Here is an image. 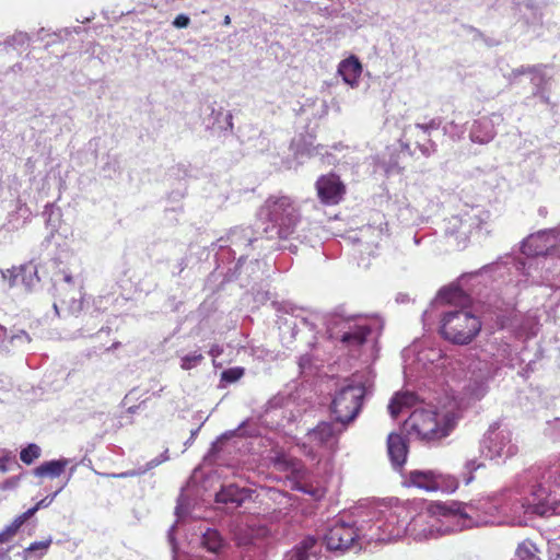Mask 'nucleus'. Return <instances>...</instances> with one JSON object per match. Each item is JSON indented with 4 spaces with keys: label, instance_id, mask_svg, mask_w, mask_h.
Wrapping results in <instances>:
<instances>
[{
    "label": "nucleus",
    "instance_id": "obj_1",
    "mask_svg": "<svg viewBox=\"0 0 560 560\" xmlns=\"http://www.w3.org/2000/svg\"><path fill=\"white\" fill-rule=\"evenodd\" d=\"M518 487L480 500L477 504L453 503L457 514L458 529L483 525H522L526 514L540 516L560 515V502L547 495L544 489Z\"/></svg>",
    "mask_w": 560,
    "mask_h": 560
},
{
    "label": "nucleus",
    "instance_id": "obj_2",
    "mask_svg": "<svg viewBox=\"0 0 560 560\" xmlns=\"http://www.w3.org/2000/svg\"><path fill=\"white\" fill-rule=\"evenodd\" d=\"M327 334L340 349L350 352L358 351L368 340L369 336L378 337L383 330V323L377 318L364 316H346L330 314L326 319Z\"/></svg>",
    "mask_w": 560,
    "mask_h": 560
},
{
    "label": "nucleus",
    "instance_id": "obj_3",
    "mask_svg": "<svg viewBox=\"0 0 560 560\" xmlns=\"http://www.w3.org/2000/svg\"><path fill=\"white\" fill-rule=\"evenodd\" d=\"M258 219L265 224L264 234L268 240H288L300 222V210L289 196H270L258 210Z\"/></svg>",
    "mask_w": 560,
    "mask_h": 560
},
{
    "label": "nucleus",
    "instance_id": "obj_4",
    "mask_svg": "<svg viewBox=\"0 0 560 560\" xmlns=\"http://www.w3.org/2000/svg\"><path fill=\"white\" fill-rule=\"evenodd\" d=\"M457 404L450 402L446 409L417 408L406 421L407 430L428 444H435L448 436L456 425Z\"/></svg>",
    "mask_w": 560,
    "mask_h": 560
},
{
    "label": "nucleus",
    "instance_id": "obj_5",
    "mask_svg": "<svg viewBox=\"0 0 560 560\" xmlns=\"http://www.w3.org/2000/svg\"><path fill=\"white\" fill-rule=\"evenodd\" d=\"M410 514L411 509L405 504L381 510L374 522L365 523L368 530V533H364L365 539L368 541L390 542L407 536V522Z\"/></svg>",
    "mask_w": 560,
    "mask_h": 560
},
{
    "label": "nucleus",
    "instance_id": "obj_6",
    "mask_svg": "<svg viewBox=\"0 0 560 560\" xmlns=\"http://www.w3.org/2000/svg\"><path fill=\"white\" fill-rule=\"evenodd\" d=\"M407 526V536L418 541L436 538L441 535L456 530L458 529V526L454 504L450 506L447 513L442 514V518H439L429 511L421 512L416 515H413V512L411 511Z\"/></svg>",
    "mask_w": 560,
    "mask_h": 560
},
{
    "label": "nucleus",
    "instance_id": "obj_7",
    "mask_svg": "<svg viewBox=\"0 0 560 560\" xmlns=\"http://www.w3.org/2000/svg\"><path fill=\"white\" fill-rule=\"evenodd\" d=\"M346 423L323 421L306 434L307 442L301 445L302 452L312 460L319 462L324 456H330L338 448L340 434L346 430Z\"/></svg>",
    "mask_w": 560,
    "mask_h": 560
},
{
    "label": "nucleus",
    "instance_id": "obj_8",
    "mask_svg": "<svg viewBox=\"0 0 560 560\" xmlns=\"http://www.w3.org/2000/svg\"><path fill=\"white\" fill-rule=\"evenodd\" d=\"M480 319L464 308L446 311L441 319L440 332L457 345L469 343L480 331Z\"/></svg>",
    "mask_w": 560,
    "mask_h": 560
},
{
    "label": "nucleus",
    "instance_id": "obj_9",
    "mask_svg": "<svg viewBox=\"0 0 560 560\" xmlns=\"http://www.w3.org/2000/svg\"><path fill=\"white\" fill-rule=\"evenodd\" d=\"M489 212L480 207H472L462 214L451 217L446 222L445 234L454 238L458 248H465L470 235L480 231L489 220Z\"/></svg>",
    "mask_w": 560,
    "mask_h": 560
},
{
    "label": "nucleus",
    "instance_id": "obj_10",
    "mask_svg": "<svg viewBox=\"0 0 560 560\" xmlns=\"http://www.w3.org/2000/svg\"><path fill=\"white\" fill-rule=\"evenodd\" d=\"M517 485L535 490L544 489L547 495L556 498L560 502V458L548 467H530L517 476Z\"/></svg>",
    "mask_w": 560,
    "mask_h": 560
},
{
    "label": "nucleus",
    "instance_id": "obj_11",
    "mask_svg": "<svg viewBox=\"0 0 560 560\" xmlns=\"http://www.w3.org/2000/svg\"><path fill=\"white\" fill-rule=\"evenodd\" d=\"M366 388L362 383H350L341 387L331 401V413L339 422L348 424L359 415Z\"/></svg>",
    "mask_w": 560,
    "mask_h": 560
},
{
    "label": "nucleus",
    "instance_id": "obj_12",
    "mask_svg": "<svg viewBox=\"0 0 560 560\" xmlns=\"http://www.w3.org/2000/svg\"><path fill=\"white\" fill-rule=\"evenodd\" d=\"M518 446L512 439V432L506 428L493 424L489 428L481 442V453L490 459L505 462L515 456Z\"/></svg>",
    "mask_w": 560,
    "mask_h": 560
},
{
    "label": "nucleus",
    "instance_id": "obj_13",
    "mask_svg": "<svg viewBox=\"0 0 560 560\" xmlns=\"http://www.w3.org/2000/svg\"><path fill=\"white\" fill-rule=\"evenodd\" d=\"M55 291L57 300L54 302V308L58 313L59 304L66 307L70 313L75 314L83 308L82 282L66 271L61 272V278H55Z\"/></svg>",
    "mask_w": 560,
    "mask_h": 560
},
{
    "label": "nucleus",
    "instance_id": "obj_14",
    "mask_svg": "<svg viewBox=\"0 0 560 560\" xmlns=\"http://www.w3.org/2000/svg\"><path fill=\"white\" fill-rule=\"evenodd\" d=\"M364 533H368L365 523L357 526L338 520L325 533L324 541L330 550H345L350 548L357 539H365Z\"/></svg>",
    "mask_w": 560,
    "mask_h": 560
},
{
    "label": "nucleus",
    "instance_id": "obj_15",
    "mask_svg": "<svg viewBox=\"0 0 560 560\" xmlns=\"http://www.w3.org/2000/svg\"><path fill=\"white\" fill-rule=\"evenodd\" d=\"M560 242V229L539 231L529 235L522 243V252L526 256L549 257Z\"/></svg>",
    "mask_w": 560,
    "mask_h": 560
},
{
    "label": "nucleus",
    "instance_id": "obj_16",
    "mask_svg": "<svg viewBox=\"0 0 560 560\" xmlns=\"http://www.w3.org/2000/svg\"><path fill=\"white\" fill-rule=\"evenodd\" d=\"M547 69L548 67L546 65H536L528 67L522 66L517 69H514L511 75L514 79H516L520 75L529 74L530 83L534 86L533 95L539 97L540 101L544 102L545 104H549L550 98L548 95L547 86L549 85L551 75L547 73Z\"/></svg>",
    "mask_w": 560,
    "mask_h": 560
},
{
    "label": "nucleus",
    "instance_id": "obj_17",
    "mask_svg": "<svg viewBox=\"0 0 560 560\" xmlns=\"http://www.w3.org/2000/svg\"><path fill=\"white\" fill-rule=\"evenodd\" d=\"M317 196L322 203L334 206L341 201L346 187L336 174L320 176L316 182Z\"/></svg>",
    "mask_w": 560,
    "mask_h": 560
},
{
    "label": "nucleus",
    "instance_id": "obj_18",
    "mask_svg": "<svg viewBox=\"0 0 560 560\" xmlns=\"http://www.w3.org/2000/svg\"><path fill=\"white\" fill-rule=\"evenodd\" d=\"M10 287H23L25 291L34 290L39 283L38 269L34 262L13 267L2 272Z\"/></svg>",
    "mask_w": 560,
    "mask_h": 560
},
{
    "label": "nucleus",
    "instance_id": "obj_19",
    "mask_svg": "<svg viewBox=\"0 0 560 560\" xmlns=\"http://www.w3.org/2000/svg\"><path fill=\"white\" fill-rule=\"evenodd\" d=\"M503 121V117L500 114L493 113L489 116H482L474 120L469 138L474 143L487 144L491 142L497 135V126Z\"/></svg>",
    "mask_w": 560,
    "mask_h": 560
},
{
    "label": "nucleus",
    "instance_id": "obj_20",
    "mask_svg": "<svg viewBox=\"0 0 560 560\" xmlns=\"http://www.w3.org/2000/svg\"><path fill=\"white\" fill-rule=\"evenodd\" d=\"M208 109L210 113L206 115L203 119L208 129L219 132L233 131V115L231 112L224 110V108L217 103L210 104Z\"/></svg>",
    "mask_w": 560,
    "mask_h": 560
},
{
    "label": "nucleus",
    "instance_id": "obj_21",
    "mask_svg": "<svg viewBox=\"0 0 560 560\" xmlns=\"http://www.w3.org/2000/svg\"><path fill=\"white\" fill-rule=\"evenodd\" d=\"M387 452L395 469H401L408 455V441L398 433H390L387 438Z\"/></svg>",
    "mask_w": 560,
    "mask_h": 560
},
{
    "label": "nucleus",
    "instance_id": "obj_22",
    "mask_svg": "<svg viewBox=\"0 0 560 560\" xmlns=\"http://www.w3.org/2000/svg\"><path fill=\"white\" fill-rule=\"evenodd\" d=\"M409 479L413 486L427 491L443 489L444 476L434 470H412Z\"/></svg>",
    "mask_w": 560,
    "mask_h": 560
},
{
    "label": "nucleus",
    "instance_id": "obj_23",
    "mask_svg": "<svg viewBox=\"0 0 560 560\" xmlns=\"http://www.w3.org/2000/svg\"><path fill=\"white\" fill-rule=\"evenodd\" d=\"M250 493L249 489L240 488L231 483L221 488L215 494V501L218 503L232 504L236 508L242 505L250 497Z\"/></svg>",
    "mask_w": 560,
    "mask_h": 560
},
{
    "label": "nucleus",
    "instance_id": "obj_24",
    "mask_svg": "<svg viewBox=\"0 0 560 560\" xmlns=\"http://www.w3.org/2000/svg\"><path fill=\"white\" fill-rule=\"evenodd\" d=\"M271 462L280 471L291 472L294 476H301L304 472V466L301 460L284 452H276L271 457Z\"/></svg>",
    "mask_w": 560,
    "mask_h": 560
},
{
    "label": "nucleus",
    "instance_id": "obj_25",
    "mask_svg": "<svg viewBox=\"0 0 560 560\" xmlns=\"http://www.w3.org/2000/svg\"><path fill=\"white\" fill-rule=\"evenodd\" d=\"M361 72L362 66L354 56L342 60L338 67V73L342 77V80L351 86L358 83Z\"/></svg>",
    "mask_w": 560,
    "mask_h": 560
},
{
    "label": "nucleus",
    "instance_id": "obj_26",
    "mask_svg": "<svg viewBox=\"0 0 560 560\" xmlns=\"http://www.w3.org/2000/svg\"><path fill=\"white\" fill-rule=\"evenodd\" d=\"M383 236L384 230L381 226L366 225L360 230L357 241L365 247V252L370 255L373 253V248L378 246Z\"/></svg>",
    "mask_w": 560,
    "mask_h": 560
},
{
    "label": "nucleus",
    "instance_id": "obj_27",
    "mask_svg": "<svg viewBox=\"0 0 560 560\" xmlns=\"http://www.w3.org/2000/svg\"><path fill=\"white\" fill-rule=\"evenodd\" d=\"M230 244L232 246L233 253H236V250H241L242 248H245L249 245H252L254 242L257 241V237L254 236V231L252 228H235L231 230L229 234Z\"/></svg>",
    "mask_w": 560,
    "mask_h": 560
},
{
    "label": "nucleus",
    "instance_id": "obj_28",
    "mask_svg": "<svg viewBox=\"0 0 560 560\" xmlns=\"http://www.w3.org/2000/svg\"><path fill=\"white\" fill-rule=\"evenodd\" d=\"M468 302V295H466L457 285L441 289L435 299V303H445L450 305H466Z\"/></svg>",
    "mask_w": 560,
    "mask_h": 560
},
{
    "label": "nucleus",
    "instance_id": "obj_29",
    "mask_svg": "<svg viewBox=\"0 0 560 560\" xmlns=\"http://www.w3.org/2000/svg\"><path fill=\"white\" fill-rule=\"evenodd\" d=\"M69 464V459L60 458L49 462H44L34 469V475L37 477H59Z\"/></svg>",
    "mask_w": 560,
    "mask_h": 560
},
{
    "label": "nucleus",
    "instance_id": "obj_30",
    "mask_svg": "<svg viewBox=\"0 0 560 560\" xmlns=\"http://www.w3.org/2000/svg\"><path fill=\"white\" fill-rule=\"evenodd\" d=\"M541 267L546 269L544 283L552 288H560V257H545L541 260Z\"/></svg>",
    "mask_w": 560,
    "mask_h": 560
},
{
    "label": "nucleus",
    "instance_id": "obj_31",
    "mask_svg": "<svg viewBox=\"0 0 560 560\" xmlns=\"http://www.w3.org/2000/svg\"><path fill=\"white\" fill-rule=\"evenodd\" d=\"M514 9L516 14L523 19L526 24H538L541 20L540 11L533 0L517 2Z\"/></svg>",
    "mask_w": 560,
    "mask_h": 560
},
{
    "label": "nucleus",
    "instance_id": "obj_32",
    "mask_svg": "<svg viewBox=\"0 0 560 560\" xmlns=\"http://www.w3.org/2000/svg\"><path fill=\"white\" fill-rule=\"evenodd\" d=\"M444 353L442 349L433 346L423 347L417 353L418 363L422 364L424 368L429 365L443 366Z\"/></svg>",
    "mask_w": 560,
    "mask_h": 560
},
{
    "label": "nucleus",
    "instance_id": "obj_33",
    "mask_svg": "<svg viewBox=\"0 0 560 560\" xmlns=\"http://www.w3.org/2000/svg\"><path fill=\"white\" fill-rule=\"evenodd\" d=\"M413 393H397L389 401L388 411L393 418H396L404 408L412 407L417 401Z\"/></svg>",
    "mask_w": 560,
    "mask_h": 560
},
{
    "label": "nucleus",
    "instance_id": "obj_34",
    "mask_svg": "<svg viewBox=\"0 0 560 560\" xmlns=\"http://www.w3.org/2000/svg\"><path fill=\"white\" fill-rule=\"evenodd\" d=\"M168 459H170L168 450L166 448L162 454H160L158 457H155V458L151 459L150 462H148L144 466L139 467L137 469L124 471V472H120V474H117V475H114V476L117 477V478H128V477L141 476V475H144L149 470L158 467L159 465H161L162 463H164V462H166Z\"/></svg>",
    "mask_w": 560,
    "mask_h": 560
},
{
    "label": "nucleus",
    "instance_id": "obj_35",
    "mask_svg": "<svg viewBox=\"0 0 560 560\" xmlns=\"http://www.w3.org/2000/svg\"><path fill=\"white\" fill-rule=\"evenodd\" d=\"M203 547L213 553H218L224 546L225 541L217 529L208 528L201 538Z\"/></svg>",
    "mask_w": 560,
    "mask_h": 560
},
{
    "label": "nucleus",
    "instance_id": "obj_36",
    "mask_svg": "<svg viewBox=\"0 0 560 560\" xmlns=\"http://www.w3.org/2000/svg\"><path fill=\"white\" fill-rule=\"evenodd\" d=\"M513 560H541L539 549L529 539H525L518 544Z\"/></svg>",
    "mask_w": 560,
    "mask_h": 560
},
{
    "label": "nucleus",
    "instance_id": "obj_37",
    "mask_svg": "<svg viewBox=\"0 0 560 560\" xmlns=\"http://www.w3.org/2000/svg\"><path fill=\"white\" fill-rule=\"evenodd\" d=\"M442 118L441 117H434L430 119L428 122H417L415 126H407L404 129V133L408 135L413 131V129H418L422 131L425 136L430 137L431 132L433 130H438L442 126Z\"/></svg>",
    "mask_w": 560,
    "mask_h": 560
},
{
    "label": "nucleus",
    "instance_id": "obj_38",
    "mask_svg": "<svg viewBox=\"0 0 560 560\" xmlns=\"http://www.w3.org/2000/svg\"><path fill=\"white\" fill-rule=\"evenodd\" d=\"M443 132L454 141H458L464 138L466 127L463 124H457L454 120L443 126Z\"/></svg>",
    "mask_w": 560,
    "mask_h": 560
},
{
    "label": "nucleus",
    "instance_id": "obj_39",
    "mask_svg": "<svg viewBox=\"0 0 560 560\" xmlns=\"http://www.w3.org/2000/svg\"><path fill=\"white\" fill-rule=\"evenodd\" d=\"M492 377V373L489 369L486 370L480 376V380H476L475 386L470 388L471 395L480 398L487 390V382Z\"/></svg>",
    "mask_w": 560,
    "mask_h": 560
},
{
    "label": "nucleus",
    "instance_id": "obj_40",
    "mask_svg": "<svg viewBox=\"0 0 560 560\" xmlns=\"http://www.w3.org/2000/svg\"><path fill=\"white\" fill-rule=\"evenodd\" d=\"M39 456H40V447L34 443L28 444L20 453L21 460L26 465L32 464Z\"/></svg>",
    "mask_w": 560,
    "mask_h": 560
},
{
    "label": "nucleus",
    "instance_id": "obj_41",
    "mask_svg": "<svg viewBox=\"0 0 560 560\" xmlns=\"http://www.w3.org/2000/svg\"><path fill=\"white\" fill-rule=\"evenodd\" d=\"M202 360H203V355L198 351H194L191 353H188V354L182 357L180 368L186 371L191 370V369L198 366Z\"/></svg>",
    "mask_w": 560,
    "mask_h": 560
},
{
    "label": "nucleus",
    "instance_id": "obj_42",
    "mask_svg": "<svg viewBox=\"0 0 560 560\" xmlns=\"http://www.w3.org/2000/svg\"><path fill=\"white\" fill-rule=\"evenodd\" d=\"M244 375V369L240 366L230 368L221 373V382L226 384L238 381Z\"/></svg>",
    "mask_w": 560,
    "mask_h": 560
},
{
    "label": "nucleus",
    "instance_id": "obj_43",
    "mask_svg": "<svg viewBox=\"0 0 560 560\" xmlns=\"http://www.w3.org/2000/svg\"><path fill=\"white\" fill-rule=\"evenodd\" d=\"M34 515V510H27L26 512L22 513L21 515L16 516L11 524L5 526L7 532H10L13 536L16 534V532L20 529V527Z\"/></svg>",
    "mask_w": 560,
    "mask_h": 560
},
{
    "label": "nucleus",
    "instance_id": "obj_44",
    "mask_svg": "<svg viewBox=\"0 0 560 560\" xmlns=\"http://www.w3.org/2000/svg\"><path fill=\"white\" fill-rule=\"evenodd\" d=\"M34 515V510H27L26 512L22 513L21 515L16 516L11 524L5 526L7 532H10L13 536L16 534V532L20 529V527Z\"/></svg>",
    "mask_w": 560,
    "mask_h": 560
},
{
    "label": "nucleus",
    "instance_id": "obj_45",
    "mask_svg": "<svg viewBox=\"0 0 560 560\" xmlns=\"http://www.w3.org/2000/svg\"><path fill=\"white\" fill-rule=\"evenodd\" d=\"M34 515V510H27L26 512L22 513L21 515L16 516L11 524L5 526L7 532H10L13 536L16 534V532L20 529V527Z\"/></svg>",
    "mask_w": 560,
    "mask_h": 560
},
{
    "label": "nucleus",
    "instance_id": "obj_46",
    "mask_svg": "<svg viewBox=\"0 0 560 560\" xmlns=\"http://www.w3.org/2000/svg\"><path fill=\"white\" fill-rule=\"evenodd\" d=\"M30 42V36L27 33H24V32H16L14 33L12 36H9L5 40H4V44L7 46H10V47H13V48H16V47H22L24 46L25 44H27Z\"/></svg>",
    "mask_w": 560,
    "mask_h": 560
},
{
    "label": "nucleus",
    "instance_id": "obj_47",
    "mask_svg": "<svg viewBox=\"0 0 560 560\" xmlns=\"http://www.w3.org/2000/svg\"><path fill=\"white\" fill-rule=\"evenodd\" d=\"M417 148L421 152V154L425 158L432 156L438 151L436 143L430 138L425 142L417 141Z\"/></svg>",
    "mask_w": 560,
    "mask_h": 560
},
{
    "label": "nucleus",
    "instance_id": "obj_48",
    "mask_svg": "<svg viewBox=\"0 0 560 560\" xmlns=\"http://www.w3.org/2000/svg\"><path fill=\"white\" fill-rule=\"evenodd\" d=\"M43 214L47 218V224L56 228V221L59 219V212L56 210L54 205H47Z\"/></svg>",
    "mask_w": 560,
    "mask_h": 560
},
{
    "label": "nucleus",
    "instance_id": "obj_49",
    "mask_svg": "<svg viewBox=\"0 0 560 560\" xmlns=\"http://www.w3.org/2000/svg\"><path fill=\"white\" fill-rule=\"evenodd\" d=\"M51 544V539H47V540H44V541H35V542H32L24 551V556L27 557V555L30 552H33V551H36V550H42L43 553L47 551V549L49 548Z\"/></svg>",
    "mask_w": 560,
    "mask_h": 560
},
{
    "label": "nucleus",
    "instance_id": "obj_50",
    "mask_svg": "<svg viewBox=\"0 0 560 560\" xmlns=\"http://www.w3.org/2000/svg\"><path fill=\"white\" fill-rule=\"evenodd\" d=\"M63 489V486H61L57 491H55L51 495H47L45 497L44 499H42L39 502H37V504L33 508H31L30 510H34V514L39 510V509H43V508H47L49 506L52 501L55 500V498L58 495V493Z\"/></svg>",
    "mask_w": 560,
    "mask_h": 560
},
{
    "label": "nucleus",
    "instance_id": "obj_51",
    "mask_svg": "<svg viewBox=\"0 0 560 560\" xmlns=\"http://www.w3.org/2000/svg\"><path fill=\"white\" fill-rule=\"evenodd\" d=\"M481 467V464L477 463L475 459L467 460L465 464V469L468 471V477L465 478V483L469 485L474 480L472 472Z\"/></svg>",
    "mask_w": 560,
    "mask_h": 560
},
{
    "label": "nucleus",
    "instance_id": "obj_52",
    "mask_svg": "<svg viewBox=\"0 0 560 560\" xmlns=\"http://www.w3.org/2000/svg\"><path fill=\"white\" fill-rule=\"evenodd\" d=\"M190 19L186 14H178L173 21V25L177 28L187 27L189 25Z\"/></svg>",
    "mask_w": 560,
    "mask_h": 560
},
{
    "label": "nucleus",
    "instance_id": "obj_53",
    "mask_svg": "<svg viewBox=\"0 0 560 560\" xmlns=\"http://www.w3.org/2000/svg\"><path fill=\"white\" fill-rule=\"evenodd\" d=\"M285 560H306L305 550L296 549L291 553L287 555Z\"/></svg>",
    "mask_w": 560,
    "mask_h": 560
},
{
    "label": "nucleus",
    "instance_id": "obj_54",
    "mask_svg": "<svg viewBox=\"0 0 560 560\" xmlns=\"http://www.w3.org/2000/svg\"><path fill=\"white\" fill-rule=\"evenodd\" d=\"M223 352V349L221 346L219 345H213L210 350H209V354L212 357V358H218L222 354Z\"/></svg>",
    "mask_w": 560,
    "mask_h": 560
},
{
    "label": "nucleus",
    "instance_id": "obj_55",
    "mask_svg": "<svg viewBox=\"0 0 560 560\" xmlns=\"http://www.w3.org/2000/svg\"><path fill=\"white\" fill-rule=\"evenodd\" d=\"M13 535L10 532H7V528L4 527V529L0 532V544L10 541Z\"/></svg>",
    "mask_w": 560,
    "mask_h": 560
},
{
    "label": "nucleus",
    "instance_id": "obj_56",
    "mask_svg": "<svg viewBox=\"0 0 560 560\" xmlns=\"http://www.w3.org/2000/svg\"><path fill=\"white\" fill-rule=\"evenodd\" d=\"M323 147H310V148H306L305 149V153L310 156H313V155H316V154H320L319 150H322Z\"/></svg>",
    "mask_w": 560,
    "mask_h": 560
},
{
    "label": "nucleus",
    "instance_id": "obj_57",
    "mask_svg": "<svg viewBox=\"0 0 560 560\" xmlns=\"http://www.w3.org/2000/svg\"><path fill=\"white\" fill-rule=\"evenodd\" d=\"M198 432H199V428H197V429H195V430H192V431L190 432V436H189V439L185 442V446H186V447L190 446V445L194 443V441H195V439H196V436H197Z\"/></svg>",
    "mask_w": 560,
    "mask_h": 560
},
{
    "label": "nucleus",
    "instance_id": "obj_58",
    "mask_svg": "<svg viewBox=\"0 0 560 560\" xmlns=\"http://www.w3.org/2000/svg\"><path fill=\"white\" fill-rule=\"evenodd\" d=\"M448 482L450 483L447 485L446 490L454 491L457 488V481L455 479L451 478L448 480Z\"/></svg>",
    "mask_w": 560,
    "mask_h": 560
},
{
    "label": "nucleus",
    "instance_id": "obj_59",
    "mask_svg": "<svg viewBox=\"0 0 560 560\" xmlns=\"http://www.w3.org/2000/svg\"><path fill=\"white\" fill-rule=\"evenodd\" d=\"M9 551L10 548L7 550H0V560H10Z\"/></svg>",
    "mask_w": 560,
    "mask_h": 560
},
{
    "label": "nucleus",
    "instance_id": "obj_60",
    "mask_svg": "<svg viewBox=\"0 0 560 560\" xmlns=\"http://www.w3.org/2000/svg\"><path fill=\"white\" fill-rule=\"evenodd\" d=\"M315 540L313 538H307L303 541V548L307 549L311 548L314 545Z\"/></svg>",
    "mask_w": 560,
    "mask_h": 560
},
{
    "label": "nucleus",
    "instance_id": "obj_61",
    "mask_svg": "<svg viewBox=\"0 0 560 560\" xmlns=\"http://www.w3.org/2000/svg\"><path fill=\"white\" fill-rule=\"evenodd\" d=\"M174 529H175V525H173V526L170 528V530H168V539H170V541L172 542V545H174V540H175V538H174Z\"/></svg>",
    "mask_w": 560,
    "mask_h": 560
},
{
    "label": "nucleus",
    "instance_id": "obj_62",
    "mask_svg": "<svg viewBox=\"0 0 560 560\" xmlns=\"http://www.w3.org/2000/svg\"><path fill=\"white\" fill-rule=\"evenodd\" d=\"M13 338H24L26 341L31 340L30 336L25 331H22L21 335H16Z\"/></svg>",
    "mask_w": 560,
    "mask_h": 560
},
{
    "label": "nucleus",
    "instance_id": "obj_63",
    "mask_svg": "<svg viewBox=\"0 0 560 560\" xmlns=\"http://www.w3.org/2000/svg\"><path fill=\"white\" fill-rule=\"evenodd\" d=\"M7 336V329L0 325V341H2Z\"/></svg>",
    "mask_w": 560,
    "mask_h": 560
},
{
    "label": "nucleus",
    "instance_id": "obj_64",
    "mask_svg": "<svg viewBox=\"0 0 560 560\" xmlns=\"http://www.w3.org/2000/svg\"><path fill=\"white\" fill-rule=\"evenodd\" d=\"M305 363H310V359L306 355L301 357L300 365L303 366Z\"/></svg>",
    "mask_w": 560,
    "mask_h": 560
}]
</instances>
